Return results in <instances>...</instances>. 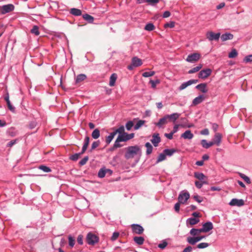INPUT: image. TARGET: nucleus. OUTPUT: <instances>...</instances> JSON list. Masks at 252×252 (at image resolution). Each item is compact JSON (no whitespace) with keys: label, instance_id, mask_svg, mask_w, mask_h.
<instances>
[{"label":"nucleus","instance_id":"nucleus-19","mask_svg":"<svg viewBox=\"0 0 252 252\" xmlns=\"http://www.w3.org/2000/svg\"><path fill=\"white\" fill-rule=\"evenodd\" d=\"M180 114L177 113H174L171 115H166V117L167 119L170 120L171 121L175 122L177 119H178Z\"/></svg>","mask_w":252,"mask_h":252},{"label":"nucleus","instance_id":"nucleus-53","mask_svg":"<svg viewBox=\"0 0 252 252\" xmlns=\"http://www.w3.org/2000/svg\"><path fill=\"white\" fill-rule=\"evenodd\" d=\"M155 74V71L145 72L142 74V76L144 77H149L153 76Z\"/></svg>","mask_w":252,"mask_h":252},{"label":"nucleus","instance_id":"nucleus-58","mask_svg":"<svg viewBox=\"0 0 252 252\" xmlns=\"http://www.w3.org/2000/svg\"><path fill=\"white\" fill-rule=\"evenodd\" d=\"M244 62L245 63H250L252 62V55H250L246 56L244 59Z\"/></svg>","mask_w":252,"mask_h":252},{"label":"nucleus","instance_id":"nucleus-49","mask_svg":"<svg viewBox=\"0 0 252 252\" xmlns=\"http://www.w3.org/2000/svg\"><path fill=\"white\" fill-rule=\"evenodd\" d=\"M238 55V53L236 49H234L229 53L228 57L229 58H234Z\"/></svg>","mask_w":252,"mask_h":252},{"label":"nucleus","instance_id":"nucleus-63","mask_svg":"<svg viewBox=\"0 0 252 252\" xmlns=\"http://www.w3.org/2000/svg\"><path fill=\"white\" fill-rule=\"evenodd\" d=\"M175 26V23L174 22H170L169 23H167L164 25V27L165 28H174Z\"/></svg>","mask_w":252,"mask_h":252},{"label":"nucleus","instance_id":"nucleus-48","mask_svg":"<svg viewBox=\"0 0 252 252\" xmlns=\"http://www.w3.org/2000/svg\"><path fill=\"white\" fill-rule=\"evenodd\" d=\"M145 123L144 120H139L134 126L135 130L138 129Z\"/></svg>","mask_w":252,"mask_h":252},{"label":"nucleus","instance_id":"nucleus-50","mask_svg":"<svg viewBox=\"0 0 252 252\" xmlns=\"http://www.w3.org/2000/svg\"><path fill=\"white\" fill-rule=\"evenodd\" d=\"M239 175L247 184H250L251 183V180L249 177L245 175V174L243 173H239Z\"/></svg>","mask_w":252,"mask_h":252},{"label":"nucleus","instance_id":"nucleus-36","mask_svg":"<svg viewBox=\"0 0 252 252\" xmlns=\"http://www.w3.org/2000/svg\"><path fill=\"white\" fill-rule=\"evenodd\" d=\"M31 32L36 36L39 35L40 34V32L39 31V27L36 25L33 26L31 30Z\"/></svg>","mask_w":252,"mask_h":252},{"label":"nucleus","instance_id":"nucleus-3","mask_svg":"<svg viewBox=\"0 0 252 252\" xmlns=\"http://www.w3.org/2000/svg\"><path fill=\"white\" fill-rule=\"evenodd\" d=\"M190 195L187 190L182 191L178 196V201L182 204H185L189 198Z\"/></svg>","mask_w":252,"mask_h":252},{"label":"nucleus","instance_id":"nucleus-10","mask_svg":"<svg viewBox=\"0 0 252 252\" xmlns=\"http://www.w3.org/2000/svg\"><path fill=\"white\" fill-rule=\"evenodd\" d=\"M229 204L231 206H236L240 207L244 205V201L241 199H238L236 198H233L230 201Z\"/></svg>","mask_w":252,"mask_h":252},{"label":"nucleus","instance_id":"nucleus-29","mask_svg":"<svg viewBox=\"0 0 252 252\" xmlns=\"http://www.w3.org/2000/svg\"><path fill=\"white\" fill-rule=\"evenodd\" d=\"M117 138L121 142H126L128 140L127 133L126 132L119 135Z\"/></svg>","mask_w":252,"mask_h":252},{"label":"nucleus","instance_id":"nucleus-15","mask_svg":"<svg viewBox=\"0 0 252 252\" xmlns=\"http://www.w3.org/2000/svg\"><path fill=\"white\" fill-rule=\"evenodd\" d=\"M181 137L185 139H191L193 137V134L190 130H188L181 135Z\"/></svg>","mask_w":252,"mask_h":252},{"label":"nucleus","instance_id":"nucleus-62","mask_svg":"<svg viewBox=\"0 0 252 252\" xmlns=\"http://www.w3.org/2000/svg\"><path fill=\"white\" fill-rule=\"evenodd\" d=\"M167 245L166 241H163L161 243L158 244V247L161 249H164Z\"/></svg>","mask_w":252,"mask_h":252},{"label":"nucleus","instance_id":"nucleus-35","mask_svg":"<svg viewBox=\"0 0 252 252\" xmlns=\"http://www.w3.org/2000/svg\"><path fill=\"white\" fill-rule=\"evenodd\" d=\"M202 67L201 64H198L197 66L193 67L188 71L189 74H192L198 72Z\"/></svg>","mask_w":252,"mask_h":252},{"label":"nucleus","instance_id":"nucleus-18","mask_svg":"<svg viewBox=\"0 0 252 252\" xmlns=\"http://www.w3.org/2000/svg\"><path fill=\"white\" fill-rule=\"evenodd\" d=\"M220 38L222 41H224L227 40L232 39L233 38V35L230 33L226 32L222 34L220 36Z\"/></svg>","mask_w":252,"mask_h":252},{"label":"nucleus","instance_id":"nucleus-61","mask_svg":"<svg viewBox=\"0 0 252 252\" xmlns=\"http://www.w3.org/2000/svg\"><path fill=\"white\" fill-rule=\"evenodd\" d=\"M18 141V140L17 139L10 141L9 142H8L7 144V147H12V146L15 145L17 142Z\"/></svg>","mask_w":252,"mask_h":252},{"label":"nucleus","instance_id":"nucleus-8","mask_svg":"<svg viewBox=\"0 0 252 252\" xmlns=\"http://www.w3.org/2000/svg\"><path fill=\"white\" fill-rule=\"evenodd\" d=\"M220 32L215 33L213 32H208L206 33L207 38L210 41L216 40L217 41L219 40L220 37Z\"/></svg>","mask_w":252,"mask_h":252},{"label":"nucleus","instance_id":"nucleus-37","mask_svg":"<svg viewBox=\"0 0 252 252\" xmlns=\"http://www.w3.org/2000/svg\"><path fill=\"white\" fill-rule=\"evenodd\" d=\"M204 184H208V182L207 181H196L195 182L196 187L199 189H201Z\"/></svg>","mask_w":252,"mask_h":252},{"label":"nucleus","instance_id":"nucleus-40","mask_svg":"<svg viewBox=\"0 0 252 252\" xmlns=\"http://www.w3.org/2000/svg\"><path fill=\"white\" fill-rule=\"evenodd\" d=\"M155 27L154 24L152 23H148L145 26L144 29L147 31H152L155 30Z\"/></svg>","mask_w":252,"mask_h":252},{"label":"nucleus","instance_id":"nucleus-43","mask_svg":"<svg viewBox=\"0 0 252 252\" xmlns=\"http://www.w3.org/2000/svg\"><path fill=\"white\" fill-rule=\"evenodd\" d=\"M38 168L46 173L51 172V169L50 167L44 165L39 166Z\"/></svg>","mask_w":252,"mask_h":252},{"label":"nucleus","instance_id":"nucleus-13","mask_svg":"<svg viewBox=\"0 0 252 252\" xmlns=\"http://www.w3.org/2000/svg\"><path fill=\"white\" fill-rule=\"evenodd\" d=\"M107 171H110V174H112V171L109 169H106L105 167L101 168L98 172V177L102 178L105 177Z\"/></svg>","mask_w":252,"mask_h":252},{"label":"nucleus","instance_id":"nucleus-6","mask_svg":"<svg viewBox=\"0 0 252 252\" xmlns=\"http://www.w3.org/2000/svg\"><path fill=\"white\" fill-rule=\"evenodd\" d=\"M132 232L137 234H142L144 232L143 227L140 224H133L131 225Z\"/></svg>","mask_w":252,"mask_h":252},{"label":"nucleus","instance_id":"nucleus-34","mask_svg":"<svg viewBox=\"0 0 252 252\" xmlns=\"http://www.w3.org/2000/svg\"><path fill=\"white\" fill-rule=\"evenodd\" d=\"M199 221V220L198 219L190 218L187 220V223H189L190 225H193L197 224Z\"/></svg>","mask_w":252,"mask_h":252},{"label":"nucleus","instance_id":"nucleus-41","mask_svg":"<svg viewBox=\"0 0 252 252\" xmlns=\"http://www.w3.org/2000/svg\"><path fill=\"white\" fill-rule=\"evenodd\" d=\"M92 136L93 138L96 139L100 136V131L98 128L95 129L92 133Z\"/></svg>","mask_w":252,"mask_h":252},{"label":"nucleus","instance_id":"nucleus-1","mask_svg":"<svg viewBox=\"0 0 252 252\" xmlns=\"http://www.w3.org/2000/svg\"><path fill=\"white\" fill-rule=\"evenodd\" d=\"M125 158L126 159L133 158L137 156L139 158L142 155V151L138 145L128 146L125 149Z\"/></svg>","mask_w":252,"mask_h":252},{"label":"nucleus","instance_id":"nucleus-17","mask_svg":"<svg viewBox=\"0 0 252 252\" xmlns=\"http://www.w3.org/2000/svg\"><path fill=\"white\" fill-rule=\"evenodd\" d=\"M131 63L134 67H138L142 65V60L136 57L132 58Z\"/></svg>","mask_w":252,"mask_h":252},{"label":"nucleus","instance_id":"nucleus-23","mask_svg":"<svg viewBox=\"0 0 252 252\" xmlns=\"http://www.w3.org/2000/svg\"><path fill=\"white\" fill-rule=\"evenodd\" d=\"M163 152L166 156L171 157L177 152V150L175 149H166Z\"/></svg>","mask_w":252,"mask_h":252},{"label":"nucleus","instance_id":"nucleus-64","mask_svg":"<svg viewBox=\"0 0 252 252\" xmlns=\"http://www.w3.org/2000/svg\"><path fill=\"white\" fill-rule=\"evenodd\" d=\"M192 249H193L192 247H191L190 246H188L185 249H184L182 252H191Z\"/></svg>","mask_w":252,"mask_h":252},{"label":"nucleus","instance_id":"nucleus-4","mask_svg":"<svg viewBox=\"0 0 252 252\" xmlns=\"http://www.w3.org/2000/svg\"><path fill=\"white\" fill-rule=\"evenodd\" d=\"M14 9V6L12 4H8L2 5L0 8V13L1 14H5L6 13L10 12Z\"/></svg>","mask_w":252,"mask_h":252},{"label":"nucleus","instance_id":"nucleus-60","mask_svg":"<svg viewBox=\"0 0 252 252\" xmlns=\"http://www.w3.org/2000/svg\"><path fill=\"white\" fill-rule=\"evenodd\" d=\"M143 2H148L151 4H157L159 2V0H143Z\"/></svg>","mask_w":252,"mask_h":252},{"label":"nucleus","instance_id":"nucleus-47","mask_svg":"<svg viewBox=\"0 0 252 252\" xmlns=\"http://www.w3.org/2000/svg\"><path fill=\"white\" fill-rule=\"evenodd\" d=\"M120 142H121L120 140H119V139L117 138L115 141V143L113 145V148L111 149V150H113L114 149L120 148L122 147V145L120 144Z\"/></svg>","mask_w":252,"mask_h":252},{"label":"nucleus","instance_id":"nucleus-45","mask_svg":"<svg viewBox=\"0 0 252 252\" xmlns=\"http://www.w3.org/2000/svg\"><path fill=\"white\" fill-rule=\"evenodd\" d=\"M68 243L69 246L71 248H73L75 245V239L74 238L71 236V235H69L68 237Z\"/></svg>","mask_w":252,"mask_h":252},{"label":"nucleus","instance_id":"nucleus-7","mask_svg":"<svg viewBox=\"0 0 252 252\" xmlns=\"http://www.w3.org/2000/svg\"><path fill=\"white\" fill-rule=\"evenodd\" d=\"M212 71L210 68H206L201 70L198 73V77L201 79H206L209 77L212 73Z\"/></svg>","mask_w":252,"mask_h":252},{"label":"nucleus","instance_id":"nucleus-33","mask_svg":"<svg viewBox=\"0 0 252 252\" xmlns=\"http://www.w3.org/2000/svg\"><path fill=\"white\" fill-rule=\"evenodd\" d=\"M83 18L90 23H93L94 20V18L88 14H85L83 15Z\"/></svg>","mask_w":252,"mask_h":252},{"label":"nucleus","instance_id":"nucleus-27","mask_svg":"<svg viewBox=\"0 0 252 252\" xmlns=\"http://www.w3.org/2000/svg\"><path fill=\"white\" fill-rule=\"evenodd\" d=\"M194 176L200 181H205L204 179L207 178L203 173L198 172H194Z\"/></svg>","mask_w":252,"mask_h":252},{"label":"nucleus","instance_id":"nucleus-14","mask_svg":"<svg viewBox=\"0 0 252 252\" xmlns=\"http://www.w3.org/2000/svg\"><path fill=\"white\" fill-rule=\"evenodd\" d=\"M167 120L165 115L163 118L160 119L158 123H155V125L159 128H161L164 125L167 123Z\"/></svg>","mask_w":252,"mask_h":252},{"label":"nucleus","instance_id":"nucleus-21","mask_svg":"<svg viewBox=\"0 0 252 252\" xmlns=\"http://www.w3.org/2000/svg\"><path fill=\"white\" fill-rule=\"evenodd\" d=\"M201 144L203 148L205 149H208L209 148L214 145V142H213L212 141L207 142V141L206 140L203 139L201 141Z\"/></svg>","mask_w":252,"mask_h":252},{"label":"nucleus","instance_id":"nucleus-31","mask_svg":"<svg viewBox=\"0 0 252 252\" xmlns=\"http://www.w3.org/2000/svg\"><path fill=\"white\" fill-rule=\"evenodd\" d=\"M203 232L201 229V228L196 229V228H192L189 232L190 235L195 236L200 233Z\"/></svg>","mask_w":252,"mask_h":252},{"label":"nucleus","instance_id":"nucleus-16","mask_svg":"<svg viewBox=\"0 0 252 252\" xmlns=\"http://www.w3.org/2000/svg\"><path fill=\"white\" fill-rule=\"evenodd\" d=\"M204 100V96L203 95H199L197 97L193 99L192 101V105H197L201 103Z\"/></svg>","mask_w":252,"mask_h":252},{"label":"nucleus","instance_id":"nucleus-38","mask_svg":"<svg viewBox=\"0 0 252 252\" xmlns=\"http://www.w3.org/2000/svg\"><path fill=\"white\" fill-rule=\"evenodd\" d=\"M115 136V134L113 132H112L110 133L109 135L106 137L105 142L107 145H108L110 143V142L112 141Z\"/></svg>","mask_w":252,"mask_h":252},{"label":"nucleus","instance_id":"nucleus-22","mask_svg":"<svg viewBox=\"0 0 252 252\" xmlns=\"http://www.w3.org/2000/svg\"><path fill=\"white\" fill-rule=\"evenodd\" d=\"M221 135L219 133H217L215 134L214 141L212 142H214V144H216L217 146H219L221 142Z\"/></svg>","mask_w":252,"mask_h":252},{"label":"nucleus","instance_id":"nucleus-2","mask_svg":"<svg viewBox=\"0 0 252 252\" xmlns=\"http://www.w3.org/2000/svg\"><path fill=\"white\" fill-rule=\"evenodd\" d=\"M99 238L93 232H89L86 236V241L87 243L91 246H94L99 242Z\"/></svg>","mask_w":252,"mask_h":252},{"label":"nucleus","instance_id":"nucleus-56","mask_svg":"<svg viewBox=\"0 0 252 252\" xmlns=\"http://www.w3.org/2000/svg\"><path fill=\"white\" fill-rule=\"evenodd\" d=\"M133 126V123L129 121L126 123V127L127 130H130Z\"/></svg>","mask_w":252,"mask_h":252},{"label":"nucleus","instance_id":"nucleus-24","mask_svg":"<svg viewBox=\"0 0 252 252\" xmlns=\"http://www.w3.org/2000/svg\"><path fill=\"white\" fill-rule=\"evenodd\" d=\"M117 78V75L116 73H113L110 77L109 81V86L111 87H113L115 85L116 81Z\"/></svg>","mask_w":252,"mask_h":252},{"label":"nucleus","instance_id":"nucleus-20","mask_svg":"<svg viewBox=\"0 0 252 252\" xmlns=\"http://www.w3.org/2000/svg\"><path fill=\"white\" fill-rule=\"evenodd\" d=\"M207 85L206 83H201L197 85L195 88L200 90L203 93H206L208 91L207 88Z\"/></svg>","mask_w":252,"mask_h":252},{"label":"nucleus","instance_id":"nucleus-52","mask_svg":"<svg viewBox=\"0 0 252 252\" xmlns=\"http://www.w3.org/2000/svg\"><path fill=\"white\" fill-rule=\"evenodd\" d=\"M209 245V243L204 242L198 244L196 247L198 249H204L208 247Z\"/></svg>","mask_w":252,"mask_h":252},{"label":"nucleus","instance_id":"nucleus-39","mask_svg":"<svg viewBox=\"0 0 252 252\" xmlns=\"http://www.w3.org/2000/svg\"><path fill=\"white\" fill-rule=\"evenodd\" d=\"M113 132L115 135L117 133H119V135L122 134L124 133H126L125 132V127L123 126H121L118 129H116L115 130H114Z\"/></svg>","mask_w":252,"mask_h":252},{"label":"nucleus","instance_id":"nucleus-54","mask_svg":"<svg viewBox=\"0 0 252 252\" xmlns=\"http://www.w3.org/2000/svg\"><path fill=\"white\" fill-rule=\"evenodd\" d=\"M160 81L158 79H157L156 80H151L150 81V83L151 84L152 88H155L157 84H159Z\"/></svg>","mask_w":252,"mask_h":252},{"label":"nucleus","instance_id":"nucleus-59","mask_svg":"<svg viewBox=\"0 0 252 252\" xmlns=\"http://www.w3.org/2000/svg\"><path fill=\"white\" fill-rule=\"evenodd\" d=\"M120 233L118 232H115L113 233V235L111 238V240L112 241H115L119 236Z\"/></svg>","mask_w":252,"mask_h":252},{"label":"nucleus","instance_id":"nucleus-11","mask_svg":"<svg viewBox=\"0 0 252 252\" xmlns=\"http://www.w3.org/2000/svg\"><path fill=\"white\" fill-rule=\"evenodd\" d=\"M213 228V223L211 221H208L204 223L201 229L203 232H207Z\"/></svg>","mask_w":252,"mask_h":252},{"label":"nucleus","instance_id":"nucleus-30","mask_svg":"<svg viewBox=\"0 0 252 252\" xmlns=\"http://www.w3.org/2000/svg\"><path fill=\"white\" fill-rule=\"evenodd\" d=\"M87 78V76L84 74H80L78 75L75 79L76 83H79Z\"/></svg>","mask_w":252,"mask_h":252},{"label":"nucleus","instance_id":"nucleus-44","mask_svg":"<svg viewBox=\"0 0 252 252\" xmlns=\"http://www.w3.org/2000/svg\"><path fill=\"white\" fill-rule=\"evenodd\" d=\"M81 155L78 153H75L70 156L69 159L72 161H77L80 157Z\"/></svg>","mask_w":252,"mask_h":252},{"label":"nucleus","instance_id":"nucleus-55","mask_svg":"<svg viewBox=\"0 0 252 252\" xmlns=\"http://www.w3.org/2000/svg\"><path fill=\"white\" fill-rule=\"evenodd\" d=\"M192 197L198 203H201L203 201V197L197 194L193 195Z\"/></svg>","mask_w":252,"mask_h":252},{"label":"nucleus","instance_id":"nucleus-46","mask_svg":"<svg viewBox=\"0 0 252 252\" xmlns=\"http://www.w3.org/2000/svg\"><path fill=\"white\" fill-rule=\"evenodd\" d=\"M89 160V157L85 156L79 162V165L81 166L84 165L86 164Z\"/></svg>","mask_w":252,"mask_h":252},{"label":"nucleus","instance_id":"nucleus-42","mask_svg":"<svg viewBox=\"0 0 252 252\" xmlns=\"http://www.w3.org/2000/svg\"><path fill=\"white\" fill-rule=\"evenodd\" d=\"M166 159V156L165 155L163 152L162 153H160L158 157L157 158V160L156 161V163H158V162H160Z\"/></svg>","mask_w":252,"mask_h":252},{"label":"nucleus","instance_id":"nucleus-25","mask_svg":"<svg viewBox=\"0 0 252 252\" xmlns=\"http://www.w3.org/2000/svg\"><path fill=\"white\" fill-rule=\"evenodd\" d=\"M187 242L191 245H195L197 242H198L197 238L195 236L194 237H188L187 239Z\"/></svg>","mask_w":252,"mask_h":252},{"label":"nucleus","instance_id":"nucleus-26","mask_svg":"<svg viewBox=\"0 0 252 252\" xmlns=\"http://www.w3.org/2000/svg\"><path fill=\"white\" fill-rule=\"evenodd\" d=\"M70 13L74 16H78L81 15L82 11L77 8H72L70 10Z\"/></svg>","mask_w":252,"mask_h":252},{"label":"nucleus","instance_id":"nucleus-32","mask_svg":"<svg viewBox=\"0 0 252 252\" xmlns=\"http://www.w3.org/2000/svg\"><path fill=\"white\" fill-rule=\"evenodd\" d=\"M145 147H146V155H150L153 150L152 145L149 142H147L145 144Z\"/></svg>","mask_w":252,"mask_h":252},{"label":"nucleus","instance_id":"nucleus-9","mask_svg":"<svg viewBox=\"0 0 252 252\" xmlns=\"http://www.w3.org/2000/svg\"><path fill=\"white\" fill-rule=\"evenodd\" d=\"M198 82V80H195V79H191L189 80L187 82H184L181 84V85L179 87V90L181 91L185 88H186L187 87L193 84H195Z\"/></svg>","mask_w":252,"mask_h":252},{"label":"nucleus","instance_id":"nucleus-57","mask_svg":"<svg viewBox=\"0 0 252 252\" xmlns=\"http://www.w3.org/2000/svg\"><path fill=\"white\" fill-rule=\"evenodd\" d=\"M77 242L80 245H82L83 244V236L82 235L80 234L78 236Z\"/></svg>","mask_w":252,"mask_h":252},{"label":"nucleus","instance_id":"nucleus-12","mask_svg":"<svg viewBox=\"0 0 252 252\" xmlns=\"http://www.w3.org/2000/svg\"><path fill=\"white\" fill-rule=\"evenodd\" d=\"M161 139L158 133H154L153 135L152 139L151 140V142L155 147H157Z\"/></svg>","mask_w":252,"mask_h":252},{"label":"nucleus","instance_id":"nucleus-5","mask_svg":"<svg viewBox=\"0 0 252 252\" xmlns=\"http://www.w3.org/2000/svg\"><path fill=\"white\" fill-rule=\"evenodd\" d=\"M200 58V54L194 53L189 55L186 59V61L189 63H194L198 61Z\"/></svg>","mask_w":252,"mask_h":252},{"label":"nucleus","instance_id":"nucleus-51","mask_svg":"<svg viewBox=\"0 0 252 252\" xmlns=\"http://www.w3.org/2000/svg\"><path fill=\"white\" fill-rule=\"evenodd\" d=\"M100 144V142L99 140L94 141L92 144L91 151H92L93 150L96 148L97 147H98Z\"/></svg>","mask_w":252,"mask_h":252},{"label":"nucleus","instance_id":"nucleus-28","mask_svg":"<svg viewBox=\"0 0 252 252\" xmlns=\"http://www.w3.org/2000/svg\"><path fill=\"white\" fill-rule=\"evenodd\" d=\"M133 241L138 245H141L144 243V238L142 236H135Z\"/></svg>","mask_w":252,"mask_h":252}]
</instances>
